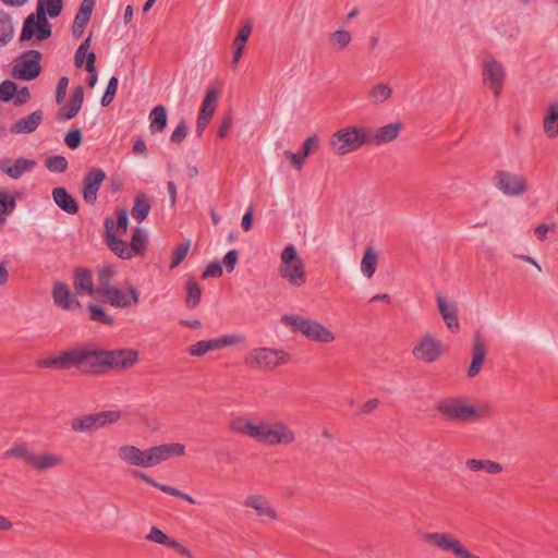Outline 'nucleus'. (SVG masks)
Segmentation results:
<instances>
[{
	"mask_svg": "<svg viewBox=\"0 0 558 558\" xmlns=\"http://www.w3.org/2000/svg\"><path fill=\"white\" fill-rule=\"evenodd\" d=\"M118 458L125 464L136 468H148L147 449L142 450L133 445H122L118 448Z\"/></svg>",
	"mask_w": 558,
	"mask_h": 558,
	"instance_id": "obj_19",
	"label": "nucleus"
},
{
	"mask_svg": "<svg viewBox=\"0 0 558 558\" xmlns=\"http://www.w3.org/2000/svg\"><path fill=\"white\" fill-rule=\"evenodd\" d=\"M94 5L95 0L82 1L72 25V34L74 37L78 38L83 35L84 29L90 20Z\"/></svg>",
	"mask_w": 558,
	"mask_h": 558,
	"instance_id": "obj_29",
	"label": "nucleus"
},
{
	"mask_svg": "<svg viewBox=\"0 0 558 558\" xmlns=\"http://www.w3.org/2000/svg\"><path fill=\"white\" fill-rule=\"evenodd\" d=\"M495 186L508 196H520L527 191L526 179L506 170H498L494 177Z\"/></svg>",
	"mask_w": 558,
	"mask_h": 558,
	"instance_id": "obj_11",
	"label": "nucleus"
},
{
	"mask_svg": "<svg viewBox=\"0 0 558 558\" xmlns=\"http://www.w3.org/2000/svg\"><path fill=\"white\" fill-rule=\"evenodd\" d=\"M488 349L480 331H476L473 337L472 344V362L468 369V376L470 378L475 377L482 369L483 363L487 355Z\"/></svg>",
	"mask_w": 558,
	"mask_h": 558,
	"instance_id": "obj_21",
	"label": "nucleus"
},
{
	"mask_svg": "<svg viewBox=\"0 0 558 558\" xmlns=\"http://www.w3.org/2000/svg\"><path fill=\"white\" fill-rule=\"evenodd\" d=\"M93 430H97L107 425L117 423L121 418V412L118 410H106L89 414Z\"/></svg>",
	"mask_w": 558,
	"mask_h": 558,
	"instance_id": "obj_35",
	"label": "nucleus"
},
{
	"mask_svg": "<svg viewBox=\"0 0 558 558\" xmlns=\"http://www.w3.org/2000/svg\"><path fill=\"white\" fill-rule=\"evenodd\" d=\"M187 128L184 121H181L171 133V142L181 143L186 136Z\"/></svg>",
	"mask_w": 558,
	"mask_h": 558,
	"instance_id": "obj_64",
	"label": "nucleus"
},
{
	"mask_svg": "<svg viewBox=\"0 0 558 558\" xmlns=\"http://www.w3.org/2000/svg\"><path fill=\"white\" fill-rule=\"evenodd\" d=\"M146 539L156 544L165 545L167 547L175 549L180 555L192 558L191 551L180 544L178 541L169 537L165 532L160 529L154 526L150 529L149 533L146 535Z\"/></svg>",
	"mask_w": 558,
	"mask_h": 558,
	"instance_id": "obj_26",
	"label": "nucleus"
},
{
	"mask_svg": "<svg viewBox=\"0 0 558 558\" xmlns=\"http://www.w3.org/2000/svg\"><path fill=\"white\" fill-rule=\"evenodd\" d=\"M209 351V340H202L187 348V352L194 356H202Z\"/></svg>",
	"mask_w": 558,
	"mask_h": 558,
	"instance_id": "obj_62",
	"label": "nucleus"
},
{
	"mask_svg": "<svg viewBox=\"0 0 558 558\" xmlns=\"http://www.w3.org/2000/svg\"><path fill=\"white\" fill-rule=\"evenodd\" d=\"M199 299H201V289L198 288V286L195 282L189 281L187 282V296H186L187 306H190V307L195 306L198 303Z\"/></svg>",
	"mask_w": 558,
	"mask_h": 558,
	"instance_id": "obj_59",
	"label": "nucleus"
},
{
	"mask_svg": "<svg viewBox=\"0 0 558 558\" xmlns=\"http://www.w3.org/2000/svg\"><path fill=\"white\" fill-rule=\"evenodd\" d=\"M191 246V241L185 240L184 242L180 243L172 253V260L169 266V268L172 270L175 267H178L186 257Z\"/></svg>",
	"mask_w": 558,
	"mask_h": 558,
	"instance_id": "obj_50",
	"label": "nucleus"
},
{
	"mask_svg": "<svg viewBox=\"0 0 558 558\" xmlns=\"http://www.w3.org/2000/svg\"><path fill=\"white\" fill-rule=\"evenodd\" d=\"M105 227V239L107 246L118 257L123 259H131L134 257L130 244L121 240L116 234V225L114 220L110 217H107L104 222Z\"/></svg>",
	"mask_w": 558,
	"mask_h": 558,
	"instance_id": "obj_15",
	"label": "nucleus"
},
{
	"mask_svg": "<svg viewBox=\"0 0 558 558\" xmlns=\"http://www.w3.org/2000/svg\"><path fill=\"white\" fill-rule=\"evenodd\" d=\"M329 143L337 155H347L368 144L367 132L356 126L344 128L331 135Z\"/></svg>",
	"mask_w": 558,
	"mask_h": 558,
	"instance_id": "obj_5",
	"label": "nucleus"
},
{
	"mask_svg": "<svg viewBox=\"0 0 558 558\" xmlns=\"http://www.w3.org/2000/svg\"><path fill=\"white\" fill-rule=\"evenodd\" d=\"M16 206V197L0 190V223H4L7 216L10 215Z\"/></svg>",
	"mask_w": 558,
	"mask_h": 558,
	"instance_id": "obj_46",
	"label": "nucleus"
},
{
	"mask_svg": "<svg viewBox=\"0 0 558 558\" xmlns=\"http://www.w3.org/2000/svg\"><path fill=\"white\" fill-rule=\"evenodd\" d=\"M74 289L80 295L97 296V288L94 286L92 271L87 268L78 267L74 270Z\"/></svg>",
	"mask_w": 558,
	"mask_h": 558,
	"instance_id": "obj_25",
	"label": "nucleus"
},
{
	"mask_svg": "<svg viewBox=\"0 0 558 558\" xmlns=\"http://www.w3.org/2000/svg\"><path fill=\"white\" fill-rule=\"evenodd\" d=\"M92 38L88 36L76 49L74 56V63L76 68L83 66L84 62L87 63V56L89 54L88 48L90 46Z\"/></svg>",
	"mask_w": 558,
	"mask_h": 558,
	"instance_id": "obj_54",
	"label": "nucleus"
},
{
	"mask_svg": "<svg viewBox=\"0 0 558 558\" xmlns=\"http://www.w3.org/2000/svg\"><path fill=\"white\" fill-rule=\"evenodd\" d=\"M185 447L179 442L163 444L147 449L148 468H153L173 457L184 454Z\"/></svg>",
	"mask_w": 558,
	"mask_h": 558,
	"instance_id": "obj_16",
	"label": "nucleus"
},
{
	"mask_svg": "<svg viewBox=\"0 0 558 558\" xmlns=\"http://www.w3.org/2000/svg\"><path fill=\"white\" fill-rule=\"evenodd\" d=\"M329 40L337 50L343 49L351 41V34L348 31H336L330 34Z\"/></svg>",
	"mask_w": 558,
	"mask_h": 558,
	"instance_id": "obj_53",
	"label": "nucleus"
},
{
	"mask_svg": "<svg viewBox=\"0 0 558 558\" xmlns=\"http://www.w3.org/2000/svg\"><path fill=\"white\" fill-rule=\"evenodd\" d=\"M262 427V420L257 422L248 421L245 417L238 416L230 422V428L238 434L250 436L258 441Z\"/></svg>",
	"mask_w": 558,
	"mask_h": 558,
	"instance_id": "obj_30",
	"label": "nucleus"
},
{
	"mask_svg": "<svg viewBox=\"0 0 558 558\" xmlns=\"http://www.w3.org/2000/svg\"><path fill=\"white\" fill-rule=\"evenodd\" d=\"M129 244L134 256L144 255L147 248L146 232L142 228L136 227L133 231V235Z\"/></svg>",
	"mask_w": 558,
	"mask_h": 558,
	"instance_id": "obj_44",
	"label": "nucleus"
},
{
	"mask_svg": "<svg viewBox=\"0 0 558 558\" xmlns=\"http://www.w3.org/2000/svg\"><path fill=\"white\" fill-rule=\"evenodd\" d=\"M41 53L37 50L24 52L19 62L12 69V76L23 81L36 78L41 71Z\"/></svg>",
	"mask_w": 558,
	"mask_h": 558,
	"instance_id": "obj_12",
	"label": "nucleus"
},
{
	"mask_svg": "<svg viewBox=\"0 0 558 558\" xmlns=\"http://www.w3.org/2000/svg\"><path fill=\"white\" fill-rule=\"evenodd\" d=\"M16 84L12 81H3L0 84V100L10 101L16 93Z\"/></svg>",
	"mask_w": 558,
	"mask_h": 558,
	"instance_id": "obj_57",
	"label": "nucleus"
},
{
	"mask_svg": "<svg viewBox=\"0 0 558 558\" xmlns=\"http://www.w3.org/2000/svg\"><path fill=\"white\" fill-rule=\"evenodd\" d=\"M96 53L90 51L87 56V63H86V70L89 72V77L87 80V86L89 88H93L98 80L97 71H96Z\"/></svg>",
	"mask_w": 558,
	"mask_h": 558,
	"instance_id": "obj_56",
	"label": "nucleus"
},
{
	"mask_svg": "<svg viewBox=\"0 0 558 558\" xmlns=\"http://www.w3.org/2000/svg\"><path fill=\"white\" fill-rule=\"evenodd\" d=\"M65 144L72 148H77L82 143V134L80 130L69 131L64 138Z\"/></svg>",
	"mask_w": 558,
	"mask_h": 558,
	"instance_id": "obj_61",
	"label": "nucleus"
},
{
	"mask_svg": "<svg viewBox=\"0 0 558 558\" xmlns=\"http://www.w3.org/2000/svg\"><path fill=\"white\" fill-rule=\"evenodd\" d=\"M402 126L401 122H395L384 125L377 131H366L368 144L381 145L396 140Z\"/></svg>",
	"mask_w": 558,
	"mask_h": 558,
	"instance_id": "obj_24",
	"label": "nucleus"
},
{
	"mask_svg": "<svg viewBox=\"0 0 558 558\" xmlns=\"http://www.w3.org/2000/svg\"><path fill=\"white\" fill-rule=\"evenodd\" d=\"M422 541L441 551L452 553L457 558H481L469 551L460 539L446 532H424Z\"/></svg>",
	"mask_w": 558,
	"mask_h": 558,
	"instance_id": "obj_6",
	"label": "nucleus"
},
{
	"mask_svg": "<svg viewBox=\"0 0 558 558\" xmlns=\"http://www.w3.org/2000/svg\"><path fill=\"white\" fill-rule=\"evenodd\" d=\"M150 120V131L151 132H161L165 130L167 125V111L166 108L161 105L156 106L149 114Z\"/></svg>",
	"mask_w": 558,
	"mask_h": 558,
	"instance_id": "obj_43",
	"label": "nucleus"
},
{
	"mask_svg": "<svg viewBox=\"0 0 558 558\" xmlns=\"http://www.w3.org/2000/svg\"><path fill=\"white\" fill-rule=\"evenodd\" d=\"M281 323L292 332H300L311 341L330 343L336 339L335 333L319 322L296 314L282 315Z\"/></svg>",
	"mask_w": 558,
	"mask_h": 558,
	"instance_id": "obj_2",
	"label": "nucleus"
},
{
	"mask_svg": "<svg viewBox=\"0 0 558 558\" xmlns=\"http://www.w3.org/2000/svg\"><path fill=\"white\" fill-rule=\"evenodd\" d=\"M465 465L470 471H485L489 474H498L504 470L500 463L490 460L468 459Z\"/></svg>",
	"mask_w": 558,
	"mask_h": 558,
	"instance_id": "obj_38",
	"label": "nucleus"
},
{
	"mask_svg": "<svg viewBox=\"0 0 558 558\" xmlns=\"http://www.w3.org/2000/svg\"><path fill=\"white\" fill-rule=\"evenodd\" d=\"M102 302L117 308H130L140 302V291L132 284L128 287V293H124L118 287H111L97 295Z\"/></svg>",
	"mask_w": 558,
	"mask_h": 558,
	"instance_id": "obj_13",
	"label": "nucleus"
},
{
	"mask_svg": "<svg viewBox=\"0 0 558 558\" xmlns=\"http://www.w3.org/2000/svg\"><path fill=\"white\" fill-rule=\"evenodd\" d=\"M70 427L74 433H94L89 414L71 418Z\"/></svg>",
	"mask_w": 558,
	"mask_h": 558,
	"instance_id": "obj_49",
	"label": "nucleus"
},
{
	"mask_svg": "<svg viewBox=\"0 0 558 558\" xmlns=\"http://www.w3.org/2000/svg\"><path fill=\"white\" fill-rule=\"evenodd\" d=\"M116 275V268L111 265H105L100 267L97 271V295L102 293L105 290L113 287L111 284V280Z\"/></svg>",
	"mask_w": 558,
	"mask_h": 558,
	"instance_id": "obj_42",
	"label": "nucleus"
},
{
	"mask_svg": "<svg viewBox=\"0 0 558 558\" xmlns=\"http://www.w3.org/2000/svg\"><path fill=\"white\" fill-rule=\"evenodd\" d=\"M289 354L282 350H276L270 348H258L252 350L245 362L247 365L254 368L274 369L281 364L287 363Z\"/></svg>",
	"mask_w": 558,
	"mask_h": 558,
	"instance_id": "obj_8",
	"label": "nucleus"
},
{
	"mask_svg": "<svg viewBox=\"0 0 558 558\" xmlns=\"http://www.w3.org/2000/svg\"><path fill=\"white\" fill-rule=\"evenodd\" d=\"M243 341V337L239 335H226L211 339V350H219L226 347L239 344Z\"/></svg>",
	"mask_w": 558,
	"mask_h": 558,
	"instance_id": "obj_52",
	"label": "nucleus"
},
{
	"mask_svg": "<svg viewBox=\"0 0 558 558\" xmlns=\"http://www.w3.org/2000/svg\"><path fill=\"white\" fill-rule=\"evenodd\" d=\"M437 412L447 422L465 423L477 421L483 417L481 410L469 405L463 398L449 397L441 399L436 404Z\"/></svg>",
	"mask_w": 558,
	"mask_h": 558,
	"instance_id": "obj_3",
	"label": "nucleus"
},
{
	"mask_svg": "<svg viewBox=\"0 0 558 558\" xmlns=\"http://www.w3.org/2000/svg\"><path fill=\"white\" fill-rule=\"evenodd\" d=\"M37 366L41 368H54L60 371L70 369L72 368L71 350L63 351L57 356L39 359L37 361Z\"/></svg>",
	"mask_w": 558,
	"mask_h": 558,
	"instance_id": "obj_33",
	"label": "nucleus"
},
{
	"mask_svg": "<svg viewBox=\"0 0 558 558\" xmlns=\"http://www.w3.org/2000/svg\"><path fill=\"white\" fill-rule=\"evenodd\" d=\"M88 311L90 320L109 326L113 325V317L110 316L102 306L97 304H90L88 305Z\"/></svg>",
	"mask_w": 558,
	"mask_h": 558,
	"instance_id": "obj_47",
	"label": "nucleus"
},
{
	"mask_svg": "<svg viewBox=\"0 0 558 558\" xmlns=\"http://www.w3.org/2000/svg\"><path fill=\"white\" fill-rule=\"evenodd\" d=\"M232 122H233V116H232V112L229 111L225 114L222 122H221L220 126L218 128L217 136L219 138H225L228 135V133L231 129Z\"/></svg>",
	"mask_w": 558,
	"mask_h": 558,
	"instance_id": "obj_60",
	"label": "nucleus"
},
{
	"mask_svg": "<svg viewBox=\"0 0 558 558\" xmlns=\"http://www.w3.org/2000/svg\"><path fill=\"white\" fill-rule=\"evenodd\" d=\"M14 36L11 15L0 11V47L8 45Z\"/></svg>",
	"mask_w": 558,
	"mask_h": 558,
	"instance_id": "obj_40",
	"label": "nucleus"
},
{
	"mask_svg": "<svg viewBox=\"0 0 558 558\" xmlns=\"http://www.w3.org/2000/svg\"><path fill=\"white\" fill-rule=\"evenodd\" d=\"M437 305L446 326L452 331H458L460 324L456 304L448 303L444 296H438Z\"/></svg>",
	"mask_w": 558,
	"mask_h": 558,
	"instance_id": "obj_31",
	"label": "nucleus"
},
{
	"mask_svg": "<svg viewBox=\"0 0 558 558\" xmlns=\"http://www.w3.org/2000/svg\"><path fill=\"white\" fill-rule=\"evenodd\" d=\"M296 439V435L292 428L282 421H277L274 424L262 420L260 434L258 442L267 444L269 446L292 445Z\"/></svg>",
	"mask_w": 558,
	"mask_h": 558,
	"instance_id": "obj_7",
	"label": "nucleus"
},
{
	"mask_svg": "<svg viewBox=\"0 0 558 558\" xmlns=\"http://www.w3.org/2000/svg\"><path fill=\"white\" fill-rule=\"evenodd\" d=\"M132 475L135 478L142 480L145 483L160 489L161 492H163L166 494H169V495L175 496V497L181 496V490H179L178 488L166 485V484L158 483V482L154 481L153 478H150L147 474H145L142 471L134 470V471H132Z\"/></svg>",
	"mask_w": 558,
	"mask_h": 558,
	"instance_id": "obj_45",
	"label": "nucleus"
},
{
	"mask_svg": "<svg viewBox=\"0 0 558 558\" xmlns=\"http://www.w3.org/2000/svg\"><path fill=\"white\" fill-rule=\"evenodd\" d=\"M64 463V457L61 453L43 452L34 454L31 468L37 472H45L50 469L59 468Z\"/></svg>",
	"mask_w": 558,
	"mask_h": 558,
	"instance_id": "obj_28",
	"label": "nucleus"
},
{
	"mask_svg": "<svg viewBox=\"0 0 558 558\" xmlns=\"http://www.w3.org/2000/svg\"><path fill=\"white\" fill-rule=\"evenodd\" d=\"M36 166V161L33 159H26L20 157L14 163L5 158L0 160V170L12 179H20L25 172L33 170Z\"/></svg>",
	"mask_w": 558,
	"mask_h": 558,
	"instance_id": "obj_23",
	"label": "nucleus"
},
{
	"mask_svg": "<svg viewBox=\"0 0 558 558\" xmlns=\"http://www.w3.org/2000/svg\"><path fill=\"white\" fill-rule=\"evenodd\" d=\"M52 198L57 206L66 214L75 215L78 213L77 202L64 187H54L52 190Z\"/></svg>",
	"mask_w": 558,
	"mask_h": 558,
	"instance_id": "obj_32",
	"label": "nucleus"
},
{
	"mask_svg": "<svg viewBox=\"0 0 558 558\" xmlns=\"http://www.w3.org/2000/svg\"><path fill=\"white\" fill-rule=\"evenodd\" d=\"M33 36H36L38 40H45L51 36V26L41 5L37 9L36 16L31 14L26 17L22 28L21 40H29Z\"/></svg>",
	"mask_w": 558,
	"mask_h": 558,
	"instance_id": "obj_9",
	"label": "nucleus"
},
{
	"mask_svg": "<svg viewBox=\"0 0 558 558\" xmlns=\"http://www.w3.org/2000/svg\"><path fill=\"white\" fill-rule=\"evenodd\" d=\"M44 119V112L41 110H36L31 114L23 117L14 124L11 125L10 132L12 134H28L33 133L37 130V128L41 124Z\"/></svg>",
	"mask_w": 558,
	"mask_h": 558,
	"instance_id": "obj_27",
	"label": "nucleus"
},
{
	"mask_svg": "<svg viewBox=\"0 0 558 558\" xmlns=\"http://www.w3.org/2000/svg\"><path fill=\"white\" fill-rule=\"evenodd\" d=\"M117 214V222H114L116 225V234H125L126 233V230H128V225H129V217H128V211L126 209H117L116 211Z\"/></svg>",
	"mask_w": 558,
	"mask_h": 558,
	"instance_id": "obj_58",
	"label": "nucleus"
},
{
	"mask_svg": "<svg viewBox=\"0 0 558 558\" xmlns=\"http://www.w3.org/2000/svg\"><path fill=\"white\" fill-rule=\"evenodd\" d=\"M412 353L417 360L433 363L438 360L442 353L441 342L429 335H425L413 347Z\"/></svg>",
	"mask_w": 558,
	"mask_h": 558,
	"instance_id": "obj_14",
	"label": "nucleus"
},
{
	"mask_svg": "<svg viewBox=\"0 0 558 558\" xmlns=\"http://www.w3.org/2000/svg\"><path fill=\"white\" fill-rule=\"evenodd\" d=\"M392 95V89L384 83L374 85L367 93V99L373 105H380Z\"/></svg>",
	"mask_w": 558,
	"mask_h": 558,
	"instance_id": "obj_41",
	"label": "nucleus"
},
{
	"mask_svg": "<svg viewBox=\"0 0 558 558\" xmlns=\"http://www.w3.org/2000/svg\"><path fill=\"white\" fill-rule=\"evenodd\" d=\"M209 122V88L205 92L201 113L197 120L196 133L201 136Z\"/></svg>",
	"mask_w": 558,
	"mask_h": 558,
	"instance_id": "obj_48",
	"label": "nucleus"
},
{
	"mask_svg": "<svg viewBox=\"0 0 558 558\" xmlns=\"http://www.w3.org/2000/svg\"><path fill=\"white\" fill-rule=\"evenodd\" d=\"M506 81V71L504 65L494 57L487 56L483 61V83L487 86L495 97H499Z\"/></svg>",
	"mask_w": 558,
	"mask_h": 558,
	"instance_id": "obj_10",
	"label": "nucleus"
},
{
	"mask_svg": "<svg viewBox=\"0 0 558 558\" xmlns=\"http://www.w3.org/2000/svg\"><path fill=\"white\" fill-rule=\"evenodd\" d=\"M378 264V254L374 247H366L362 262H361V271L368 279L372 278L376 271Z\"/></svg>",
	"mask_w": 558,
	"mask_h": 558,
	"instance_id": "obj_39",
	"label": "nucleus"
},
{
	"mask_svg": "<svg viewBox=\"0 0 558 558\" xmlns=\"http://www.w3.org/2000/svg\"><path fill=\"white\" fill-rule=\"evenodd\" d=\"M150 208L151 205L147 195H145L144 193H140L134 198L131 215L136 221L142 222L149 215Z\"/></svg>",
	"mask_w": 558,
	"mask_h": 558,
	"instance_id": "obj_36",
	"label": "nucleus"
},
{
	"mask_svg": "<svg viewBox=\"0 0 558 558\" xmlns=\"http://www.w3.org/2000/svg\"><path fill=\"white\" fill-rule=\"evenodd\" d=\"M243 505L247 508H252L255 511L256 517L260 520H279V515L276 508L272 506L271 501L264 495H248L244 499Z\"/></svg>",
	"mask_w": 558,
	"mask_h": 558,
	"instance_id": "obj_17",
	"label": "nucleus"
},
{
	"mask_svg": "<svg viewBox=\"0 0 558 558\" xmlns=\"http://www.w3.org/2000/svg\"><path fill=\"white\" fill-rule=\"evenodd\" d=\"M319 148V140L316 135L308 136L302 146L303 156H308L311 153Z\"/></svg>",
	"mask_w": 558,
	"mask_h": 558,
	"instance_id": "obj_63",
	"label": "nucleus"
},
{
	"mask_svg": "<svg viewBox=\"0 0 558 558\" xmlns=\"http://www.w3.org/2000/svg\"><path fill=\"white\" fill-rule=\"evenodd\" d=\"M84 100V89L77 86L72 90L69 102L57 112L58 121H68L76 117L80 112Z\"/></svg>",
	"mask_w": 558,
	"mask_h": 558,
	"instance_id": "obj_22",
	"label": "nucleus"
},
{
	"mask_svg": "<svg viewBox=\"0 0 558 558\" xmlns=\"http://www.w3.org/2000/svg\"><path fill=\"white\" fill-rule=\"evenodd\" d=\"M43 7L46 11V16L49 15L51 19L57 17L63 9V0H38L37 9Z\"/></svg>",
	"mask_w": 558,
	"mask_h": 558,
	"instance_id": "obj_51",
	"label": "nucleus"
},
{
	"mask_svg": "<svg viewBox=\"0 0 558 558\" xmlns=\"http://www.w3.org/2000/svg\"><path fill=\"white\" fill-rule=\"evenodd\" d=\"M71 350V366L81 373L102 375L110 371H122L138 362V353L133 349L104 350L95 345H78Z\"/></svg>",
	"mask_w": 558,
	"mask_h": 558,
	"instance_id": "obj_1",
	"label": "nucleus"
},
{
	"mask_svg": "<svg viewBox=\"0 0 558 558\" xmlns=\"http://www.w3.org/2000/svg\"><path fill=\"white\" fill-rule=\"evenodd\" d=\"M35 452L29 449L26 442H19L13 445L10 449H8L3 453V458L9 459H19L23 461L26 465L31 466Z\"/></svg>",
	"mask_w": 558,
	"mask_h": 558,
	"instance_id": "obj_34",
	"label": "nucleus"
},
{
	"mask_svg": "<svg viewBox=\"0 0 558 558\" xmlns=\"http://www.w3.org/2000/svg\"><path fill=\"white\" fill-rule=\"evenodd\" d=\"M46 167L51 172L61 173L68 169V160L63 156H52L47 158Z\"/></svg>",
	"mask_w": 558,
	"mask_h": 558,
	"instance_id": "obj_55",
	"label": "nucleus"
},
{
	"mask_svg": "<svg viewBox=\"0 0 558 558\" xmlns=\"http://www.w3.org/2000/svg\"><path fill=\"white\" fill-rule=\"evenodd\" d=\"M544 132L549 138L558 135V102L550 104L544 118Z\"/></svg>",
	"mask_w": 558,
	"mask_h": 558,
	"instance_id": "obj_37",
	"label": "nucleus"
},
{
	"mask_svg": "<svg viewBox=\"0 0 558 558\" xmlns=\"http://www.w3.org/2000/svg\"><path fill=\"white\" fill-rule=\"evenodd\" d=\"M106 179V173L100 168H92L83 180V199L86 204L94 205L98 191Z\"/></svg>",
	"mask_w": 558,
	"mask_h": 558,
	"instance_id": "obj_18",
	"label": "nucleus"
},
{
	"mask_svg": "<svg viewBox=\"0 0 558 558\" xmlns=\"http://www.w3.org/2000/svg\"><path fill=\"white\" fill-rule=\"evenodd\" d=\"M279 276L293 287H302L306 282V272L302 258L292 244L287 245L280 256Z\"/></svg>",
	"mask_w": 558,
	"mask_h": 558,
	"instance_id": "obj_4",
	"label": "nucleus"
},
{
	"mask_svg": "<svg viewBox=\"0 0 558 558\" xmlns=\"http://www.w3.org/2000/svg\"><path fill=\"white\" fill-rule=\"evenodd\" d=\"M52 299L53 303L65 311L73 310L74 307H78L80 301L76 295L70 290V288L61 282L56 281L52 286Z\"/></svg>",
	"mask_w": 558,
	"mask_h": 558,
	"instance_id": "obj_20",
	"label": "nucleus"
}]
</instances>
